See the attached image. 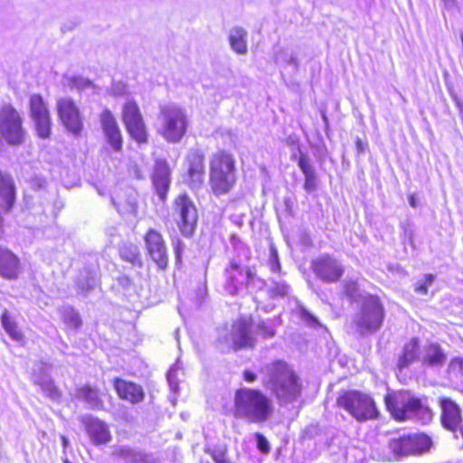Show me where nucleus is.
<instances>
[{"mask_svg":"<svg viewBox=\"0 0 463 463\" xmlns=\"http://www.w3.org/2000/svg\"><path fill=\"white\" fill-rule=\"evenodd\" d=\"M144 241L149 258L158 269H165L168 266V252L163 235L155 229H149L145 234Z\"/></svg>","mask_w":463,"mask_h":463,"instance_id":"nucleus-15","label":"nucleus"},{"mask_svg":"<svg viewBox=\"0 0 463 463\" xmlns=\"http://www.w3.org/2000/svg\"><path fill=\"white\" fill-rule=\"evenodd\" d=\"M62 319L65 325L73 330L81 326V319L79 313L72 307H67L62 310Z\"/></svg>","mask_w":463,"mask_h":463,"instance_id":"nucleus-39","label":"nucleus"},{"mask_svg":"<svg viewBox=\"0 0 463 463\" xmlns=\"http://www.w3.org/2000/svg\"><path fill=\"white\" fill-rule=\"evenodd\" d=\"M173 216L182 235L187 238L192 237L197 227L198 211L188 194H180L175 198Z\"/></svg>","mask_w":463,"mask_h":463,"instance_id":"nucleus-10","label":"nucleus"},{"mask_svg":"<svg viewBox=\"0 0 463 463\" xmlns=\"http://www.w3.org/2000/svg\"><path fill=\"white\" fill-rule=\"evenodd\" d=\"M298 165L305 175L304 189L311 194L317 189V176L316 170L310 162V158L304 154H300Z\"/></svg>","mask_w":463,"mask_h":463,"instance_id":"nucleus-26","label":"nucleus"},{"mask_svg":"<svg viewBox=\"0 0 463 463\" xmlns=\"http://www.w3.org/2000/svg\"><path fill=\"white\" fill-rule=\"evenodd\" d=\"M61 442L64 449H66L69 445V440L66 437L61 436Z\"/></svg>","mask_w":463,"mask_h":463,"instance_id":"nucleus-57","label":"nucleus"},{"mask_svg":"<svg viewBox=\"0 0 463 463\" xmlns=\"http://www.w3.org/2000/svg\"><path fill=\"white\" fill-rule=\"evenodd\" d=\"M113 453L125 463H151L149 455L128 446H119Z\"/></svg>","mask_w":463,"mask_h":463,"instance_id":"nucleus-29","label":"nucleus"},{"mask_svg":"<svg viewBox=\"0 0 463 463\" xmlns=\"http://www.w3.org/2000/svg\"><path fill=\"white\" fill-rule=\"evenodd\" d=\"M448 373L454 378L463 376V359L458 357L452 359L449 364Z\"/></svg>","mask_w":463,"mask_h":463,"instance_id":"nucleus-44","label":"nucleus"},{"mask_svg":"<svg viewBox=\"0 0 463 463\" xmlns=\"http://www.w3.org/2000/svg\"><path fill=\"white\" fill-rule=\"evenodd\" d=\"M353 322L361 335L379 330L383 323L385 311L379 297L365 293L357 304Z\"/></svg>","mask_w":463,"mask_h":463,"instance_id":"nucleus-7","label":"nucleus"},{"mask_svg":"<svg viewBox=\"0 0 463 463\" xmlns=\"http://www.w3.org/2000/svg\"><path fill=\"white\" fill-rule=\"evenodd\" d=\"M355 147L358 154H364L367 148V145L364 144L359 137L355 140Z\"/></svg>","mask_w":463,"mask_h":463,"instance_id":"nucleus-54","label":"nucleus"},{"mask_svg":"<svg viewBox=\"0 0 463 463\" xmlns=\"http://www.w3.org/2000/svg\"><path fill=\"white\" fill-rule=\"evenodd\" d=\"M184 249V244L181 241H177V242L174 245L175 258L176 264H180L182 261V253Z\"/></svg>","mask_w":463,"mask_h":463,"instance_id":"nucleus-51","label":"nucleus"},{"mask_svg":"<svg viewBox=\"0 0 463 463\" xmlns=\"http://www.w3.org/2000/svg\"><path fill=\"white\" fill-rule=\"evenodd\" d=\"M205 452L213 458L215 463H230L226 457V449L223 446L207 447Z\"/></svg>","mask_w":463,"mask_h":463,"instance_id":"nucleus-41","label":"nucleus"},{"mask_svg":"<svg viewBox=\"0 0 463 463\" xmlns=\"http://www.w3.org/2000/svg\"><path fill=\"white\" fill-rule=\"evenodd\" d=\"M301 318L309 326H316L319 325L318 320L304 307L300 308Z\"/></svg>","mask_w":463,"mask_h":463,"instance_id":"nucleus-49","label":"nucleus"},{"mask_svg":"<svg viewBox=\"0 0 463 463\" xmlns=\"http://www.w3.org/2000/svg\"><path fill=\"white\" fill-rule=\"evenodd\" d=\"M46 364L40 363L33 371V381L34 384L41 387V390L51 400L58 402L61 397V392L54 384L52 377L45 372Z\"/></svg>","mask_w":463,"mask_h":463,"instance_id":"nucleus-21","label":"nucleus"},{"mask_svg":"<svg viewBox=\"0 0 463 463\" xmlns=\"http://www.w3.org/2000/svg\"><path fill=\"white\" fill-rule=\"evenodd\" d=\"M233 413L250 422H264L273 413L272 401L260 390L241 388L235 392Z\"/></svg>","mask_w":463,"mask_h":463,"instance_id":"nucleus-3","label":"nucleus"},{"mask_svg":"<svg viewBox=\"0 0 463 463\" xmlns=\"http://www.w3.org/2000/svg\"><path fill=\"white\" fill-rule=\"evenodd\" d=\"M118 284L124 289H129L132 285V281L127 276H120L118 278Z\"/></svg>","mask_w":463,"mask_h":463,"instance_id":"nucleus-52","label":"nucleus"},{"mask_svg":"<svg viewBox=\"0 0 463 463\" xmlns=\"http://www.w3.org/2000/svg\"><path fill=\"white\" fill-rule=\"evenodd\" d=\"M275 62L281 67L290 66L294 71L298 70L296 52L289 47H279L274 52Z\"/></svg>","mask_w":463,"mask_h":463,"instance_id":"nucleus-33","label":"nucleus"},{"mask_svg":"<svg viewBox=\"0 0 463 463\" xmlns=\"http://www.w3.org/2000/svg\"><path fill=\"white\" fill-rule=\"evenodd\" d=\"M152 182L160 200L165 201L171 183V170L166 160H156Z\"/></svg>","mask_w":463,"mask_h":463,"instance_id":"nucleus-20","label":"nucleus"},{"mask_svg":"<svg viewBox=\"0 0 463 463\" xmlns=\"http://www.w3.org/2000/svg\"><path fill=\"white\" fill-rule=\"evenodd\" d=\"M420 355L419 340L412 338L407 343L402 351V354L399 357L398 367L400 370L408 367L415 362Z\"/></svg>","mask_w":463,"mask_h":463,"instance_id":"nucleus-32","label":"nucleus"},{"mask_svg":"<svg viewBox=\"0 0 463 463\" xmlns=\"http://www.w3.org/2000/svg\"><path fill=\"white\" fill-rule=\"evenodd\" d=\"M127 92V86L118 81V82H113L111 89H110V94L114 97H121Z\"/></svg>","mask_w":463,"mask_h":463,"instance_id":"nucleus-50","label":"nucleus"},{"mask_svg":"<svg viewBox=\"0 0 463 463\" xmlns=\"http://www.w3.org/2000/svg\"><path fill=\"white\" fill-rule=\"evenodd\" d=\"M248 33L242 27H233L229 33V43L233 52L240 55L248 52Z\"/></svg>","mask_w":463,"mask_h":463,"instance_id":"nucleus-30","label":"nucleus"},{"mask_svg":"<svg viewBox=\"0 0 463 463\" xmlns=\"http://www.w3.org/2000/svg\"><path fill=\"white\" fill-rule=\"evenodd\" d=\"M28 106L37 136L42 139L49 138L52 133V118L43 98L39 94H32Z\"/></svg>","mask_w":463,"mask_h":463,"instance_id":"nucleus-11","label":"nucleus"},{"mask_svg":"<svg viewBox=\"0 0 463 463\" xmlns=\"http://www.w3.org/2000/svg\"><path fill=\"white\" fill-rule=\"evenodd\" d=\"M71 82L72 86L78 90H86L93 87V84L90 80L80 76L73 77L71 79Z\"/></svg>","mask_w":463,"mask_h":463,"instance_id":"nucleus-47","label":"nucleus"},{"mask_svg":"<svg viewBox=\"0 0 463 463\" xmlns=\"http://www.w3.org/2000/svg\"><path fill=\"white\" fill-rule=\"evenodd\" d=\"M344 291L345 296L353 302H360L362 296L365 294L360 293L359 286L356 281L347 280L345 281Z\"/></svg>","mask_w":463,"mask_h":463,"instance_id":"nucleus-40","label":"nucleus"},{"mask_svg":"<svg viewBox=\"0 0 463 463\" xmlns=\"http://www.w3.org/2000/svg\"><path fill=\"white\" fill-rule=\"evenodd\" d=\"M1 323L5 332L14 341L20 342L23 340V334L17 330L16 324L12 320L7 311H5L1 317Z\"/></svg>","mask_w":463,"mask_h":463,"instance_id":"nucleus-37","label":"nucleus"},{"mask_svg":"<svg viewBox=\"0 0 463 463\" xmlns=\"http://www.w3.org/2000/svg\"><path fill=\"white\" fill-rule=\"evenodd\" d=\"M120 256L123 260L133 265L141 266L142 261L138 248L133 244H126L120 249Z\"/></svg>","mask_w":463,"mask_h":463,"instance_id":"nucleus-38","label":"nucleus"},{"mask_svg":"<svg viewBox=\"0 0 463 463\" xmlns=\"http://www.w3.org/2000/svg\"><path fill=\"white\" fill-rule=\"evenodd\" d=\"M57 112L59 118L74 137H80L84 128L83 116L79 107L71 98H61L57 100Z\"/></svg>","mask_w":463,"mask_h":463,"instance_id":"nucleus-13","label":"nucleus"},{"mask_svg":"<svg viewBox=\"0 0 463 463\" xmlns=\"http://www.w3.org/2000/svg\"><path fill=\"white\" fill-rule=\"evenodd\" d=\"M236 183V168L233 157L219 151L210 161V185L216 196L228 194Z\"/></svg>","mask_w":463,"mask_h":463,"instance_id":"nucleus-6","label":"nucleus"},{"mask_svg":"<svg viewBox=\"0 0 463 463\" xmlns=\"http://www.w3.org/2000/svg\"><path fill=\"white\" fill-rule=\"evenodd\" d=\"M384 402L388 411L399 420H415L427 424L432 419L429 406L410 392L388 393Z\"/></svg>","mask_w":463,"mask_h":463,"instance_id":"nucleus-4","label":"nucleus"},{"mask_svg":"<svg viewBox=\"0 0 463 463\" xmlns=\"http://www.w3.org/2000/svg\"><path fill=\"white\" fill-rule=\"evenodd\" d=\"M268 265L269 267V269L273 273H279L280 271V263H279V253L273 244H271L269 247V257Z\"/></svg>","mask_w":463,"mask_h":463,"instance_id":"nucleus-45","label":"nucleus"},{"mask_svg":"<svg viewBox=\"0 0 463 463\" xmlns=\"http://www.w3.org/2000/svg\"><path fill=\"white\" fill-rule=\"evenodd\" d=\"M181 369L179 361L173 365L166 374V379L169 384V387L172 392H176L178 391V379H177V371Z\"/></svg>","mask_w":463,"mask_h":463,"instance_id":"nucleus-43","label":"nucleus"},{"mask_svg":"<svg viewBox=\"0 0 463 463\" xmlns=\"http://www.w3.org/2000/svg\"><path fill=\"white\" fill-rule=\"evenodd\" d=\"M0 198L5 203L6 211H10L15 201V187L13 178L0 172Z\"/></svg>","mask_w":463,"mask_h":463,"instance_id":"nucleus-31","label":"nucleus"},{"mask_svg":"<svg viewBox=\"0 0 463 463\" xmlns=\"http://www.w3.org/2000/svg\"><path fill=\"white\" fill-rule=\"evenodd\" d=\"M114 388L121 399L132 403L142 402L145 396L141 386L119 378H115Z\"/></svg>","mask_w":463,"mask_h":463,"instance_id":"nucleus-24","label":"nucleus"},{"mask_svg":"<svg viewBox=\"0 0 463 463\" xmlns=\"http://www.w3.org/2000/svg\"><path fill=\"white\" fill-rule=\"evenodd\" d=\"M255 333L264 338H270L275 335L273 327L265 322L260 323L254 331L251 319L241 317L232 324L231 329L224 328L219 333L218 341L223 352L252 347L256 343Z\"/></svg>","mask_w":463,"mask_h":463,"instance_id":"nucleus-2","label":"nucleus"},{"mask_svg":"<svg viewBox=\"0 0 463 463\" xmlns=\"http://www.w3.org/2000/svg\"><path fill=\"white\" fill-rule=\"evenodd\" d=\"M187 167L185 182L193 190L201 188L204 181V155L198 148H192L185 156Z\"/></svg>","mask_w":463,"mask_h":463,"instance_id":"nucleus-16","label":"nucleus"},{"mask_svg":"<svg viewBox=\"0 0 463 463\" xmlns=\"http://www.w3.org/2000/svg\"><path fill=\"white\" fill-rule=\"evenodd\" d=\"M430 439L423 434H410L390 440L389 448L395 457L420 454L429 449Z\"/></svg>","mask_w":463,"mask_h":463,"instance_id":"nucleus-14","label":"nucleus"},{"mask_svg":"<svg viewBox=\"0 0 463 463\" xmlns=\"http://www.w3.org/2000/svg\"><path fill=\"white\" fill-rule=\"evenodd\" d=\"M447 9H451L456 5V0H442Z\"/></svg>","mask_w":463,"mask_h":463,"instance_id":"nucleus-55","label":"nucleus"},{"mask_svg":"<svg viewBox=\"0 0 463 463\" xmlns=\"http://www.w3.org/2000/svg\"><path fill=\"white\" fill-rule=\"evenodd\" d=\"M263 386L271 392L280 405L298 401L302 392L300 378L283 360L265 364L260 369Z\"/></svg>","mask_w":463,"mask_h":463,"instance_id":"nucleus-1","label":"nucleus"},{"mask_svg":"<svg viewBox=\"0 0 463 463\" xmlns=\"http://www.w3.org/2000/svg\"><path fill=\"white\" fill-rule=\"evenodd\" d=\"M122 118L125 126L143 120L140 109L136 101L128 99L123 106Z\"/></svg>","mask_w":463,"mask_h":463,"instance_id":"nucleus-34","label":"nucleus"},{"mask_svg":"<svg viewBox=\"0 0 463 463\" xmlns=\"http://www.w3.org/2000/svg\"><path fill=\"white\" fill-rule=\"evenodd\" d=\"M24 118L11 103H3L0 107V135L10 146H21L24 143L26 130Z\"/></svg>","mask_w":463,"mask_h":463,"instance_id":"nucleus-8","label":"nucleus"},{"mask_svg":"<svg viewBox=\"0 0 463 463\" xmlns=\"http://www.w3.org/2000/svg\"><path fill=\"white\" fill-rule=\"evenodd\" d=\"M337 404L359 421L373 420L378 415L373 400L357 391H348L340 394Z\"/></svg>","mask_w":463,"mask_h":463,"instance_id":"nucleus-9","label":"nucleus"},{"mask_svg":"<svg viewBox=\"0 0 463 463\" xmlns=\"http://www.w3.org/2000/svg\"><path fill=\"white\" fill-rule=\"evenodd\" d=\"M102 393L90 385H83L76 390L75 397L84 402L90 410H102L104 403L101 399Z\"/></svg>","mask_w":463,"mask_h":463,"instance_id":"nucleus-25","label":"nucleus"},{"mask_svg":"<svg viewBox=\"0 0 463 463\" xmlns=\"http://www.w3.org/2000/svg\"><path fill=\"white\" fill-rule=\"evenodd\" d=\"M225 290L231 295L239 293L244 287L265 284V281L257 278L250 269L243 268L235 262H231L230 267L225 270Z\"/></svg>","mask_w":463,"mask_h":463,"instance_id":"nucleus-12","label":"nucleus"},{"mask_svg":"<svg viewBox=\"0 0 463 463\" xmlns=\"http://www.w3.org/2000/svg\"><path fill=\"white\" fill-rule=\"evenodd\" d=\"M255 437L258 449L264 454H268L270 449L268 439L261 433L259 432L255 434Z\"/></svg>","mask_w":463,"mask_h":463,"instance_id":"nucleus-48","label":"nucleus"},{"mask_svg":"<svg viewBox=\"0 0 463 463\" xmlns=\"http://www.w3.org/2000/svg\"><path fill=\"white\" fill-rule=\"evenodd\" d=\"M130 137L138 144H146L148 141V134L143 120L126 126Z\"/></svg>","mask_w":463,"mask_h":463,"instance_id":"nucleus-36","label":"nucleus"},{"mask_svg":"<svg viewBox=\"0 0 463 463\" xmlns=\"http://www.w3.org/2000/svg\"><path fill=\"white\" fill-rule=\"evenodd\" d=\"M99 120L107 143L115 152L121 151L123 145L122 135L112 112L108 109H104L100 114Z\"/></svg>","mask_w":463,"mask_h":463,"instance_id":"nucleus-18","label":"nucleus"},{"mask_svg":"<svg viewBox=\"0 0 463 463\" xmlns=\"http://www.w3.org/2000/svg\"><path fill=\"white\" fill-rule=\"evenodd\" d=\"M311 267L317 278L328 283L339 280L344 274L342 264L328 254H323L315 259Z\"/></svg>","mask_w":463,"mask_h":463,"instance_id":"nucleus-17","label":"nucleus"},{"mask_svg":"<svg viewBox=\"0 0 463 463\" xmlns=\"http://www.w3.org/2000/svg\"><path fill=\"white\" fill-rule=\"evenodd\" d=\"M441 422L444 428L455 430L461 421V413L458 406L449 398L440 400Z\"/></svg>","mask_w":463,"mask_h":463,"instance_id":"nucleus-22","label":"nucleus"},{"mask_svg":"<svg viewBox=\"0 0 463 463\" xmlns=\"http://www.w3.org/2000/svg\"><path fill=\"white\" fill-rule=\"evenodd\" d=\"M189 125L186 110L170 103L160 107L157 133L168 143H179Z\"/></svg>","mask_w":463,"mask_h":463,"instance_id":"nucleus-5","label":"nucleus"},{"mask_svg":"<svg viewBox=\"0 0 463 463\" xmlns=\"http://www.w3.org/2000/svg\"><path fill=\"white\" fill-rule=\"evenodd\" d=\"M447 355L443 349L437 344H430L424 349L422 364L427 367L440 368L444 365Z\"/></svg>","mask_w":463,"mask_h":463,"instance_id":"nucleus-27","label":"nucleus"},{"mask_svg":"<svg viewBox=\"0 0 463 463\" xmlns=\"http://www.w3.org/2000/svg\"><path fill=\"white\" fill-rule=\"evenodd\" d=\"M20 273V262L11 250L0 246V275L7 279H15Z\"/></svg>","mask_w":463,"mask_h":463,"instance_id":"nucleus-23","label":"nucleus"},{"mask_svg":"<svg viewBox=\"0 0 463 463\" xmlns=\"http://www.w3.org/2000/svg\"><path fill=\"white\" fill-rule=\"evenodd\" d=\"M99 270L95 267L84 268L77 279V287L80 292L87 295L99 284Z\"/></svg>","mask_w":463,"mask_h":463,"instance_id":"nucleus-28","label":"nucleus"},{"mask_svg":"<svg viewBox=\"0 0 463 463\" xmlns=\"http://www.w3.org/2000/svg\"><path fill=\"white\" fill-rule=\"evenodd\" d=\"M259 288L267 287V292L270 298H283L288 295L290 288L283 279H272L269 283L257 284Z\"/></svg>","mask_w":463,"mask_h":463,"instance_id":"nucleus-35","label":"nucleus"},{"mask_svg":"<svg viewBox=\"0 0 463 463\" xmlns=\"http://www.w3.org/2000/svg\"><path fill=\"white\" fill-rule=\"evenodd\" d=\"M322 118H323V119H324V121H325V122H326V121H327V118H326V116L325 114H323V115H322Z\"/></svg>","mask_w":463,"mask_h":463,"instance_id":"nucleus-58","label":"nucleus"},{"mask_svg":"<svg viewBox=\"0 0 463 463\" xmlns=\"http://www.w3.org/2000/svg\"><path fill=\"white\" fill-rule=\"evenodd\" d=\"M111 201L119 214H135L137 213V203L134 199L128 198L126 203L122 204L111 198Z\"/></svg>","mask_w":463,"mask_h":463,"instance_id":"nucleus-42","label":"nucleus"},{"mask_svg":"<svg viewBox=\"0 0 463 463\" xmlns=\"http://www.w3.org/2000/svg\"><path fill=\"white\" fill-rule=\"evenodd\" d=\"M409 203L412 208H416L418 206L417 198L415 194H411L409 196Z\"/></svg>","mask_w":463,"mask_h":463,"instance_id":"nucleus-56","label":"nucleus"},{"mask_svg":"<svg viewBox=\"0 0 463 463\" xmlns=\"http://www.w3.org/2000/svg\"><path fill=\"white\" fill-rule=\"evenodd\" d=\"M80 421L94 445H102L110 441V432L104 421L91 415L82 416Z\"/></svg>","mask_w":463,"mask_h":463,"instance_id":"nucleus-19","label":"nucleus"},{"mask_svg":"<svg viewBox=\"0 0 463 463\" xmlns=\"http://www.w3.org/2000/svg\"><path fill=\"white\" fill-rule=\"evenodd\" d=\"M435 277L432 274H427L422 279L419 280L415 285V291L420 295H426L428 288L432 285Z\"/></svg>","mask_w":463,"mask_h":463,"instance_id":"nucleus-46","label":"nucleus"},{"mask_svg":"<svg viewBox=\"0 0 463 463\" xmlns=\"http://www.w3.org/2000/svg\"><path fill=\"white\" fill-rule=\"evenodd\" d=\"M258 378V375L257 373H255L254 372L250 371V370H245L243 372V379L247 382V383H254Z\"/></svg>","mask_w":463,"mask_h":463,"instance_id":"nucleus-53","label":"nucleus"}]
</instances>
